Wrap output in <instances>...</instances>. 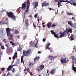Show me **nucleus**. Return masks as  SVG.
Here are the masks:
<instances>
[{
	"instance_id": "nucleus-8",
	"label": "nucleus",
	"mask_w": 76,
	"mask_h": 76,
	"mask_svg": "<svg viewBox=\"0 0 76 76\" xmlns=\"http://www.w3.org/2000/svg\"><path fill=\"white\" fill-rule=\"evenodd\" d=\"M26 4H27V2H26V4H22V7H21V9H23V10H25V9H26Z\"/></svg>"
},
{
	"instance_id": "nucleus-50",
	"label": "nucleus",
	"mask_w": 76,
	"mask_h": 76,
	"mask_svg": "<svg viewBox=\"0 0 76 76\" xmlns=\"http://www.w3.org/2000/svg\"><path fill=\"white\" fill-rule=\"evenodd\" d=\"M19 11V8H18L17 10H16V12H18Z\"/></svg>"
},
{
	"instance_id": "nucleus-22",
	"label": "nucleus",
	"mask_w": 76,
	"mask_h": 76,
	"mask_svg": "<svg viewBox=\"0 0 76 76\" xmlns=\"http://www.w3.org/2000/svg\"><path fill=\"white\" fill-rule=\"evenodd\" d=\"M22 50V48L20 46H19L17 50V51H21Z\"/></svg>"
},
{
	"instance_id": "nucleus-45",
	"label": "nucleus",
	"mask_w": 76,
	"mask_h": 76,
	"mask_svg": "<svg viewBox=\"0 0 76 76\" xmlns=\"http://www.w3.org/2000/svg\"><path fill=\"white\" fill-rule=\"evenodd\" d=\"M72 19H73V20H76V19H75V18H73V17H72Z\"/></svg>"
},
{
	"instance_id": "nucleus-16",
	"label": "nucleus",
	"mask_w": 76,
	"mask_h": 76,
	"mask_svg": "<svg viewBox=\"0 0 76 76\" xmlns=\"http://www.w3.org/2000/svg\"><path fill=\"white\" fill-rule=\"evenodd\" d=\"M39 60V57L36 56L34 59V63H35L36 61Z\"/></svg>"
},
{
	"instance_id": "nucleus-24",
	"label": "nucleus",
	"mask_w": 76,
	"mask_h": 76,
	"mask_svg": "<svg viewBox=\"0 0 76 76\" xmlns=\"http://www.w3.org/2000/svg\"><path fill=\"white\" fill-rule=\"evenodd\" d=\"M67 14L68 16H73V14L72 12L67 13Z\"/></svg>"
},
{
	"instance_id": "nucleus-17",
	"label": "nucleus",
	"mask_w": 76,
	"mask_h": 76,
	"mask_svg": "<svg viewBox=\"0 0 76 76\" xmlns=\"http://www.w3.org/2000/svg\"><path fill=\"white\" fill-rule=\"evenodd\" d=\"M68 25H69L70 26H72V27H73L75 26L73 25V24L70 21H68Z\"/></svg>"
},
{
	"instance_id": "nucleus-25",
	"label": "nucleus",
	"mask_w": 76,
	"mask_h": 76,
	"mask_svg": "<svg viewBox=\"0 0 76 76\" xmlns=\"http://www.w3.org/2000/svg\"><path fill=\"white\" fill-rule=\"evenodd\" d=\"M58 34H56V33L54 34V36L55 37L57 38H58Z\"/></svg>"
},
{
	"instance_id": "nucleus-23",
	"label": "nucleus",
	"mask_w": 76,
	"mask_h": 76,
	"mask_svg": "<svg viewBox=\"0 0 76 76\" xmlns=\"http://www.w3.org/2000/svg\"><path fill=\"white\" fill-rule=\"evenodd\" d=\"M72 70H74V71L75 72H76V67L75 66H73V65H72Z\"/></svg>"
},
{
	"instance_id": "nucleus-2",
	"label": "nucleus",
	"mask_w": 76,
	"mask_h": 76,
	"mask_svg": "<svg viewBox=\"0 0 76 76\" xmlns=\"http://www.w3.org/2000/svg\"><path fill=\"white\" fill-rule=\"evenodd\" d=\"M68 32L72 33V30L70 28H66V30L63 32L62 33L61 31H60V34L61 35L60 36V37L61 38V37H66V34Z\"/></svg>"
},
{
	"instance_id": "nucleus-1",
	"label": "nucleus",
	"mask_w": 76,
	"mask_h": 76,
	"mask_svg": "<svg viewBox=\"0 0 76 76\" xmlns=\"http://www.w3.org/2000/svg\"><path fill=\"white\" fill-rule=\"evenodd\" d=\"M31 49H28L27 50H23V55L21 57V63L23 62V57L24 56L28 57L31 54Z\"/></svg>"
},
{
	"instance_id": "nucleus-27",
	"label": "nucleus",
	"mask_w": 76,
	"mask_h": 76,
	"mask_svg": "<svg viewBox=\"0 0 76 76\" xmlns=\"http://www.w3.org/2000/svg\"><path fill=\"white\" fill-rule=\"evenodd\" d=\"M57 26V25H56V23H54L53 24L52 26H52V28H54L55 26Z\"/></svg>"
},
{
	"instance_id": "nucleus-54",
	"label": "nucleus",
	"mask_w": 76,
	"mask_h": 76,
	"mask_svg": "<svg viewBox=\"0 0 76 76\" xmlns=\"http://www.w3.org/2000/svg\"><path fill=\"white\" fill-rule=\"evenodd\" d=\"M32 15H29V17H32Z\"/></svg>"
},
{
	"instance_id": "nucleus-14",
	"label": "nucleus",
	"mask_w": 76,
	"mask_h": 76,
	"mask_svg": "<svg viewBox=\"0 0 76 76\" xmlns=\"http://www.w3.org/2000/svg\"><path fill=\"white\" fill-rule=\"evenodd\" d=\"M49 4L47 3V2L45 1L43 4H42V7H44V6H48Z\"/></svg>"
},
{
	"instance_id": "nucleus-9",
	"label": "nucleus",
	"mask_w": 76,
	"mask_h": 76,
	"mask_svg": "<svg viewBox=\"0 0 76 76\" xmlns=\"http://www.w3.org/2000/svg\"><path fill=\"white\" fill-rule=\"evenodd\" d=\"M55 58H57V56L53 57V56L50 55L48 57V59H50L51 61H52V60H54Z\"/></svg>"
},
{
	"instance_id": "nucleus-18",
	"label": "nucleus",
	"mask_w": 76,
	"mask_h": 76,
	"mask_svg": "<svg viewBox=\"0 0 76 76\" xmlns=\"http://www.w3.org/2000/svg\"><path fill=\"white\" fill-rule=\"evenodd\" d=\"M34 64H35L34 62H31L29 64V66L30 67H32L34 66Z\"/></svg>"
},
{
	"instance_id": "nucleus-34",
	"label": "nucleus",
	"mask_w": 76,
	"mask_h": 76,
	"mask_svg": "<svg viewBox=\"0 0 76 76\" xmlns=\"http://www.w3.org/2000/svg\"><path fill=\"white\" fill-rule=\"evenodd\" d=\"M3 41L5 43H7V42H6V39H3Z\"/></svg>"
},
{
	"instance_id": "nucleus-62",
	"label": "nucleus",
	"mask_w": 76,
	"mask_h": 76,
	"mask_svg": "<svg viewBox=\"0 0 76 76\" xmlns=\"http://www.w3.org/2000/svg\"><path fill=\"white\" fill-rule=\"evenodd\" d=\"M35 40H38V39H37V38H36L35 39Z\"/></svg>"
},
{
	"instance_id": "nucleus-41",
	"label": "nucleus",
	"mask_w": 76,
	"mask_h": 76,
	"mask_svg": "<svg viewBox=\"0 0 76 76\" xmlns=\"http://www.w3.org/2000/svg\"><path fill=\"white\" fill-rule=\"evenodd\" d=\"M59 1L61 2H65V1H64V0H59Z\"/></svg>"
},
{
	"instance_id": "nucleus-61",
	"label": "nucleus",
	"mask_w": 76,
	"mask_h": 76,
	"mask_svg": "<svg viewBox=\"0 0 76 76\" xmlns=\"http://www.w3.org/2000/svg\"><path fill=\"white\" fill-rule=\"evenodd\" d=\"M9 59H10V60H11V58H9Z\"/></svg>"
},
{
	"instance_id": "nucleus-26",
	"label": "nucleus",
	"mask_w": 76,
	"mask_h": 76,
	"mask_svg": "<svg viewBox=\"0 0 76 76\" xmlns=\"http://www.w3.org/2000/svg\"><path fill=\"white\" fill-rule=\"evenodd\" d=\"M50 31H51V33L53 35H54L56 34V32H54V30H51Z\"/></svg>"
},
{
	"instance_id": "nucleus-19",
	"label": "nucleus",
	"mask_w": 76,
	"mask_h": 76,
	"mask_svg": "<svg viewBox=\"0 0 76 76\" xmlns=\"http://www.w3.org/2000/svg\"><path fill=\"white\" fill-rule=\"evenodd\" d=\"M50 45V43H48L46 46V48L47 49H48V50H51V49L49 48V46Z\"/></svg>"
},
{
	"instance_id": "nucleus-28",
	"label": "nucleus",
	"mask_w": 76,
	"mask_h": 76,
	"mask_svg": "<svg viewBox=\"0 0 76 76\" xmlns=\"http://www.w3.org/2000/svg\"><path fill=\"white\" fill-rule=\"evenodd\" d=\"M64 1H65L64 2H67V3H70V1H68V0H64Z\"/></svg>"
},
{
	"instance_id": "nucleus-12",
	"label": "nucleus",
	"mask_w": 76,
	"mask_h": 76,
	"mask_svg": "<svg viewBox=\"0 0 76 76\" xmlns=\"http://www.w3.org/2000/svg\"><path fill=\"white\" fill-rule=\"evenodd\" d=\"M52 25V22L51 21H50L48 23V25L46 26H48V28H50L51 27Z\"/></svg>"
},
{
	"instance_id": "nucleus-63",
	"label": "nucleus",
	"mask_w": 76,
	"mask_h": 76,
	"mask_svg": "<svg viewBox=\"0 0 76 76\" xmlns=\"http://www.w3.org/2000/svg\"><path fill=\"white\" fill-rule=\"evenodd\" d=\"M37 44H35V46H37Z\"/></svg>"
},
{
	"instance_id": "nucleus-57",
	"label": "nucleus",
	"mask_w": 76,
	"mask_h": 76,
	"mask_svg": "<svg viewBox=\"0 0 76 76\" xmlns=\"http://www.w3.org/2000/svg\"><path fill=\"white\" fill-rule=\"evenodd\" d=\"M24 71H26V68H25V69L24 70Z\"/></svg>"
},
{
	"instance_id": "nucleus-49",
	"label": "nucleus",
	"mask_w": 76,
	"mask_h": 76,
	"mask_svg": "<svg viewBox=\"0 0 76 76\" xmlns=\"http://www.w3.org/2000/svg\"><path fill=\"white\" fill-rule=\"evenodd\" d=\"M38 53L39 54H41V52H40V51H38Z\"/></svg>"
},
{
	"instance_id": "nucleus-20",
	"label": "nucleus",
	"mask_w": 76,
	"mask_h": 76,
	"mask_svg": "<svg viewBox=\"0 0 76 76\" xmlns=\"http://www.w3.org/2000/svg\"><path fill=\"white\" fill-rule=\"evenodd\" d=\"M15 57H17V52H15L14 54V56L12 57L13 59L15 60Z\"/></svg>"
},
{
	"instance_id": "nucleus-56",
	"label": "nucleus",
	"mask_w": 76,
	"mask_h": 76,
	"mask_svg": "<svg viewBox=\"0 0 76 76\" xmlns=\"http://www.w3.org/2000/svg\"><path fill=\"white\" fill-rule=\"evenodd\" d=\"M49 10H51V8H49Z\"/></svg>"
},
{
	"instance_id": "nucleus-5",
	"label": "nucleus",
	"mask_w": 76,
	"mask_h": 76,
	"mask_svg": "<svg viewBox=\"0 0 76 76\" xmlns=\"http://www.w3.org/2000/svg\"><path fill=\"white\" fill-rule=\"evenodd\" d=\"M14 30L12 29H11L9 28H6V31L7 32V37H9V36H13L14 34H12L11 33H10V31H13Z\"/></svg>"
},
{
	"instance_id": "nucleus-33",
	"label": "nucleus",
	"mask_w": 76,
	"mask_h": 76,
	"mask_svg": "<svg viewBox=\"0 0 76 76\" xmlns=\"http://www.w3.org/2000/svg\"><path fill=\"white\" fill-rule=\"evenodd\" d=\"M33 26L34 27V29H36V26H35V24H34V23H33Z\"/></svg>"
},
{
	"instance_id": "nucleus-40",
	"label": "nucleus",
	"mask_w": 76,
	"mask_h": 76,
	"mask_svg": "<svg viewBox=\"0 0 76 76\" xmlns=\"http://www.w3.org/2000/svg\"><path fill=\"white\" fill-rule=\"evenodd\" d=\"M72 4H73L74 6H76V3H72Z\"/></svg>"
},
{
	"instance_id": "nucleus-35",
	"label": "nucleus",
	"mask_w": 76,
	"mask_h": 76,
	"mask_svg": "<svg viewBox=\"0 0 76 76\" xmlns=\"http://www.w3.org/2000/svg\"><path fill=\"white\" fill-rule=\"evenodd\" d=\"M70 40H71V41H73V40H74V38H73V37H72Z\"/></svg>"
},
{
	"instance_id": "nucleus-42",
	"label": "nucleus",
	"mask_w": 76,
	"mask_h": 76,
	"mask_svg": "<svg viewBox=\"0 0 76 76\" xmlns=\"http://www.w3.org/2000/svg\"><path fill=\"white\" fill-rule=\"evenodd\" d=\"M29 73L30 75H31V76H32V72H30Z\"/></svg>"
},
{
	"instance_id": "nucleus-15",
	"label": "nucleus",
	"mask_w": 76,
	"mask_h": 76,
	"mask_svg": "<svg viewBox=\"0 0 76 76\" xmlns=\"http://www.w3.org/2000/svg\"><path fill=\"white\" fill-rule=\"evenodd\" d=\"M56 73V69H53L50 71L51 75H54Z\"/></svg>"
},
{
	"instance_id": "nucleus-48",
	"label": "nucleus",
	"mask_w": 76,
	"mask_h": 76,
	"mask_svg": "<svg viewBox=\"0 0 76 76\" xmlns=\"http://www.w3.org/2000/svg\"><path fill=\"white\" fill-rule=\"evenodd\" d=\"M11 44L12 45H15V44H14L12 42Z\"/></svg>"
},
{
	"instance_id": "nucleus-36",
	"label": "nucleus",
	"mask_w": 76,
	"mask_h": 76,
	"mask_svg": "<svg viewBox=\"0 0 76 76\" xmlns=\"http://www.w3.org/2000/svg\"><path fill=\"white\" fill-rule=\"evenodd\" d=\"M5 69L4 68H2L1 70V71H2V72L4 71V70Z\"/></svg>"
},
{
	"instance_id": "nucleus-37",
	"label": "nucleus",
	"mask_w": 76,
	"mask_h": 76,
	"mask_svg": "<svg viewBox=\"0 0 76 76\" xmlns=\"http://www.w3.org/2000/svg\"><path fill=\"white\" fill-rule=\"evenodd\" d=\"M25 39H26V36H24L23 37V40H25Z\"/></svg>"
},
{
	"instance_id": "nucleus-64",
	"label": "nucleus",
	"mask_w": 76,
	"mask_h": 76,
	"mask_svg": "<svg viewBox=\"0 0 76 76\" xmlns=\"http://www.w3.org/2000/svg\"><path fill=\"white\" fill-rule=\"evenodd\" d=\"M38 76H41V75H39Z\"/></svg>"
},
{
	"instance_id": "nucleus-21",
	"label": "nucleus",
	"mask_w": 76,
	"mask_h": 76,
	"mask_svg": "<svg viewBox=\"0 0 76 76\" xmlns=\"http://www.w3.org/2000/svg\"><path fill=\"white\" fill-rule=\"evenodd\" d=\"M61 3L60 1H58V7H60V6H61V5L60 4H61Z\"/></svg>"
},
{
	"instance_id": "nucleus-7",
	"label": "nucleus",
	"mask_w": 76,
	"mask_h": 76,
	"mask_svg": "<svg viewBox=\"0 0 76 76\" xmlns=\"http://www.w3.org/2000/svg\"><path fill=\"white\" fill-rule=\"evenodd\" d=\"M39 67H40V69H39L38 70V72H39L41 70H43L44 69V65H40V66H39Z\"/></svg>"
},
{
	"instance_id": "nucleus-46",
	"label": "nucleus",
	"mask_w": 76,
	"mask_h": 76,
	"mask_svg": "<svg viewBox=\"0 0 76 76\" xmlns=\"http://www.w3.org/2000/svg\"><path fill=\"white\" fill-rule=\"evenodd\" d=\"M2 25H4V24H7V23L3 22L2 23Z\"/></svg>"
},
{
	"instance_id": "nucleus-4",
	"label": "nucleus",
	"mask_w": 76,
	"mask_h": 76,
	"mask_svg": "<svg viewBox=\"0 0 76 76\" xmlns=\"http://www.w3.org/2000/svg\"><path fill=\"white\" fill-rule=\"evenodd\" d=\"M27 9L26 11L25 12H24V15L23 19H25V17H26V15L25 14H26V13H28V12H29V6H30V4H31V2L29 0H27Z\"/></svg>"
},
{
	"instance_id": "nucleus-13",
	"label": "nucleus",
	"mask_w": 76,
	"mask_h": 76,
	"mask_svg": "<svg viewBox=\"0 0 76 76\" xmlns=\"http://www.w3.org/2000/svg\"><path fill=\"white\" fill-rule=\"evenodd\" d=\"M15 66V65H13L12 66L10 65L7 69V71L8 72V71H9L11 69H12V68H13V66Z\"/></svg>"
},
{
	"instance_id": "nucleus-55",
	"label": "nucleus",
	"mask_w": 76,
	"mask_h": 76,
	"mask_svg": "<svg viewBox=\"0 0 76 76\" xmlns=\"http://www.w3.org/2000/svg\"><path fill=\"white\" fill-rule=\"evenodd\" d=\"M42 26H43V28H44L45 27V25H43Z\"/></svg>"
},
{
	"instance_id": "nucleus-59",
	"label": "nucleus",
	"mask_w": 76,
	"mask_h": 76,
	"mask_svg": "<svg viewBox=\"0 0 76 76\" xmlns=\"http://www.w3.org/2000/svg\"><path fill=\"white\" fill-rule=\"evenodd\" d=\"M15 76H19V75L17 74L16 75H15Z\"/></svg>"
},
{
	"instance_id": "nucleus-47",
	"label": "nucleus",
	"mask_w": 76,
	"mask_h": 76,
	"mask_svg": "<svg viewBox=\"0 0 76 76\" xmlns=\"http://www.w3.org/2000/svg\"><path fill=\"white\" fill-rule=\"evenodd\" d=\"M43 42H45V39H43Z\"/></svg>"
},
{
	"instance_id": "nucleus-51",
	"label": "nucleus",
	"mask_w": 76,
	"mask_h": 76,
	"mask_svg": "<svg viewBox=\"0 0 76 76\" xmlns=\"http://www.w3.org/2000/svg\"><path fill=\"white\" fill-rule=\"evenodd\" d=\"M7 47H9V45H5Z\"/></svg>"
},
{
	"instance_id": "nucleus-52",
	"label": "nucleus",
	"mask_w": 76,
	"mask_h": 76,
	"mask_svg": "<svg viewBox=\"0 0 76 76\" xmlns=\"http://www.w3.org/2000/svg\"><path fill=\"white\" fill-rule=\"evenodd\" d=\"M2 45V43H1V42H0V46H1Z\"/></svg>"
},
{
	"instance_id": "nucleus-32",
	"label": "nucleus",
	"mask_w": 76,
	"mask_h": 76,
	"mask_svg": "<svg viewBox=\"0 0 76 76\" xmlns=\"http://www.w3.org/2000/svg\"><path fill=\"white\" fill-rule=\"evenodd\" d=\"M1 50H4V46H1Z\"/></svg>"
},
{
	"instance_id": "nucleus-39",
	"label": "nucleus",
	"mask_w": 76,
	"mask_h": 76,
	"mask_svg": "<svg viewBox=\"0 0 76 76\" xmlns=\"http://www.w3.org/2000/svg\"><path fill=\"white\" fill-rule=\"evenodd\" d=\"M37 16H38V15H37V13L35 14V15H34V17L35 18H36L37 17Z\"/></svg>"
},
{
	"instance_id": "nucleus-53",
	"label": "nucleus",
	"mask_w": 76,
	"mask_h": 76,
	"mask_svg": "<svg viewBox=\"0 0 76 76\" xmlns=\"http://www.w3.org/2000/svg\"><path fill=\"white\" fill-rule=\"evenodd\" d=\"M55 1V2H57V1H58V0H54Z\"/></svg>"
},
{
	"instance_id": "nucleus-31",
	"label": "nucleus",
	"mask_w": 76,
	"mask_h": 76,
	"mask_svg": "<svg viewBox=\"0 0 76 76\" xmlns=\"http://www.w3.org/2000/svg\"><path fill=\"white\" fill-rule=\"evenodd\" d=\"M15 72V68H13L12 70V73H14V72Z\"/></svg>"
},
{
	"instance_id": "nucleus-38",
	"label": "nucleus",
	"mask_w": 76,
	"mask_h": 76,
	"mask_svg": "<svg viewBox=\"0 0 76 76\" xmlns=\"http://www.w3.org/2000/svg\"><path fill=\"white\" fill-rule=\"evenodd\" d=\"M27 72H29V73L31 72V71H30V69H29V68L27 70Z\"/></svg>"
},
{
	"instance_id": "nucleus-60",
	"label": "nucleus",
	"mask_w": 76,
	"mask_h": 76,
	"mask_svg": "<svg viewBox=\"0 0 76 76\" xmlns=\"http://www.w3.org/2000/svg\"><path fill=\"white\" fill-rule=\"evenodd\" d=\"M10 49H12V48L11 47H10Z\"/></svg>"
},
{
	"instance_id": "nucleus-3",
	"label": "nucleus",
	"mask_w": 76,
	"mask_h": 76,
	"mask_svg": "<svg viewBox=\"0 0 76 76\" xmlns=\"http://www.w3.org/2000/svg\"><path fill=\"white\" fill-rule=\"evenodd\" d=\"M7 15L8 16L9 18H10L13 20L15 21L16 20V16L14 15V13L12 12H7Z\"/></svg>"
},
{
	"instance_id": "nucleus-58",
	"label": "nucleus",
	"mask_w": 76,
	"mask_h": 76,
	"mask_svg": "<svg viewBox=\"0 0 76 76\" xmlns=\"http://www.w3.org/2000/svg\"><path fill=\"white\" fill-rule=\"evenodd\" d=\"M72 2H73V0H70Z\"/></svg>"
},
{
	"instance_id": "nucleus-6",
	"label": "nucleus",
	"mask_w": 76,
	"mask_h": 76,
	"mask_svg": "<svg viewBox=\"0 0 76 76\" xmlns=\"http://www.w3.org/2000/svg\"><path fill=\"white\" fill-rule=\"evenodd\" d=\"M60 61L61 64H64V63H68V62L69 61V60H66V58H62L61 60Z\"/></svg>"
},
{
	"instance_id": "nucleus-29",
	"label": "nucleus",
	"mask_w": 76,
	"mask_h": 76,
	"mask_svg": "<svg viewBox=\"0 0 76 76\" xmlns=\"http://www.w3.org/2000/svg\"><path fill=\"white\" fill-rule=\"evenodd\" d=\"M71 59H72V60L73 61L74 60V56H72L71 57Z\"/></svg>"
},
{
	"instance_id": "nucleus-30",
	"label": "nucleus",
	"mask_w": 76,
	"mask_h": 76,
	"mask_svg": "<svg viewBox=\"0 0 76 76\" xmlns=\"http://www.w3.org/2000/svg\"><path fill=\"white\" fill-rule=\"evenodd\" d=\"M18 34V31L17 30H16L15 31V34Z\"/></svg>"
},
{
	"instance_id": "nucleus-43",
	"label": "nucleus",
	"mask_w": 76,
	"mask_h": 76,
	"mask_svg": "<svg viewBox=\"0 0 76 76\" xmlns=\"http://www.w3.org/2000/svg\"><path fill=\"white\" fill-rule=\"evenodd\" d=\"M10 74L9 72H8L6 76H9V75H10Z\"/></svg>"
},
{
	"instance_id": "nucleus-11",
	"label": "nucleus",
	"mask_w": 76,
	"mask_h": 76,
	"mask_svg": "<svg viewBox=\"0 0 76 76\" xmlns=\"http://www.w3.org/2000/svg\"><path fill=\"white\" fill-rule=\"evenodd\" d=\"M29 19H26L25 21V24L26 26L27 27L29 26Z\"/></svg>"
},
{
	"instance_id": "nucleus-44",
	"label": "nucleus",
	"mask_w": 76,
	"mask_h": 76,
	"mask_svg": "<svg viewBox=\"0 0 76 76\" xmlns=\"http://www.w3.org/2000/svg\"><path fill=\"white\" fill-rule=\"evenodd\" d=\"M64 70H62V75H64Z\"/></svg>"
},
{
	"instance_id": "nucleus-10",
	"label": "nucleus",
	"mask_w": 76,
	"mask_h": 76,
	"mask_svg": "<svg viewBox=\"0 0 76 76\" xmlns=\"http://www.w3.org/2000/svg\"><path fill=\"white\" fill-rule=\"evenodd\" d=\"M33 5H34V9H35L37 7H38V1H36L33 3Z\"/></svg>"
}]
</instances>
